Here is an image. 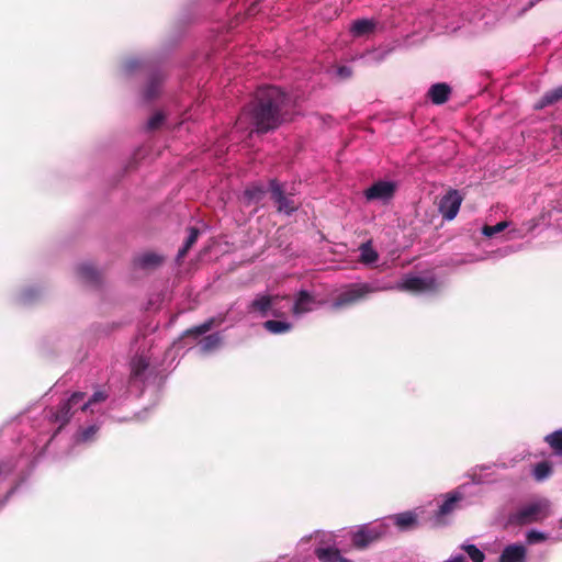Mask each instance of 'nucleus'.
I'll use <instances>...</instances> for the list:
<instances>
[{
  "instance_id": "obj_1",
  "label": "nucleus",
  "mask_w": 562,
  "mask_h": 562,
  "mask_svg": "<svg viewBox=\"0 0 562 562\" xmlns=\"http://www.w3.org/2000/svg\"><path fill=\"white\" fill-rule=\"evenodd\" d=\"M290 97L274 86L261 87L255 99L243 110L236 121L241 128L245 123L251 126L249 134H266L277 130L288 121Z\"/></svg>"
},
{
  "instance_id": "obj_2",
  "label": "nucleus",
  "mask_w": 562,
  "mask_h": 562,
  "mask_svg": "<svg viewBox=\"0 0 562 562\" xmlns=\"http://www.w3.org/2000/svg\"><path fill=\"white\" fill-rule=\"evenodd\" d=\"M549 516V502L546 499L527 504L508 516L507 522L514 526H525L539 522Z\"/></svg>"
},
{
  "instance_id": "obj_3",
  "label": "nucleus",
  "mask_w": 562,
  "mask_h": 562,
  "mask_svg": "<svg viewBox=\"0 0 562 562\" xmlns=\"http://www.w3.org/2000/svg\"><path fill=\"white\" fill-rule=\"evenodd\" d=\"M374 289L368 283H355L347 286L334 300L331 307L334 310H341L346 306H351L364 300Z\"/></svg>"
},
{
  "instance_id": "obj_4",
  "label": "nucleus",
  "mask_w": 562,
  "mask_h": 562,
  "mask_svg": "<svg viewBox=\"0 0 562 562\" xmlns=\"http://www.w3.org/2000/svg\"><path fill=\"white\" fill-rule=\"evenodd\" d=\"M463 198L456 189H450L439 201L438 210L442 217L452 221L461 206Z\"/></svg>"
},
{
  "instance_id": "obj_5",
  "label": "nucleus",
  "mask_w": 562,
  "mask_h": 562,
  "mask_svg": "<svg viewBox=\"0 0 562 562\" xmlns=\"http://www.w3.org/2000/svg\"><path fill=\"white\" fill-rule=\"evenodd\" d=\"M383 535L384 529L381 526H363L352 535L351 541L357 549L363 550L373 542L379 541Z\"/></svg>"
},
{
  "instance_id": "obj_6",
  "label": "nucleus",
  "mask_w": 562,
  "mask_h": 562,
  "mask_svg": "<svg viewBox=\"0 0 562 562\" xmlns=\"http://www.w3.org/2000/svg\"><path fill=\"white\" fill-rule=\"evenodd\" d=\"M438 288L439 284L434 277H409L406 278L400 285L401 290L414 293L436 292Z\"/></svg>"
},
{
  "instance_id": "obj_7",
  "label": "nucleus",
  "mask_w": 562,
  "mask_h": 562,
  "mask_svg": "<svg viewBox=\"0 0 562 562\" xmlns=\"http://www.w3.org/2000/svg\"><path fill=\"white\" fill-rule=\"evenodd\" d=\"M395 184L391 181H378L364 191L368 201H387L395 193Z\"/></svg>"
},
{
  "instance_id": "obj_8",
  "label": "nucleus",
  "mask_w": 562,
  "mask_h": 562,
  "mask_svg": "<svg viewBox=\"0 0 562 562\" xmlns=\"http://www.w3.org/2000/svg\"><path fill=\"white\" fill-rule=\"evenodd\" d=\"M278 300V295H257L248 305V313H258L261 317H266Z\"/></svg>"
},
{
  "instance_id": "obj_9",
  "label": "nucleus",
  "mask_w": 562,
  "mask_h": 562,
  "mask_svg": "<svg viewBox=\"0 0 562 562\" xmlns=\"http://www.w3.org/2000/svg\"><path fill=\"white\" fill-rule=\"evenodd\" d=\"M525 560L526 548L516 543L507 546L499 557V562H525Z\"/></svg>"
},
{
  "instance_id": "obj_10",
  "label": "nucleus",
  "mask_w": 562,
  "mask_h": 562,
  "mask_svg": "<svg viewBox=\"0 0 562 562\" xmlns=\"http://www.w3.org/2000/svg\"><path fill=\"white\" fill-rule=\"evenodd\" d=\"M451 89L447 83H435L430 87L428 95L432 103L443 104L448 101Z\"/></svg>"
},
{
  "instance_id": "obj_11",
  "label": "nucleus",
  "mask_w": 562,
  "mask_h": 562,
  "mask_svg": "<svg viewBox=\"0 0 562 562\" xmlns=\"http://www.w3.org/2000/svg\"><path fill=\"white\" fill-rule=\"evenodd\" d=\"M315 554L321 562H352L344 558L336 548H318L315 550Z\"/></svg>"
},
{
  "instance_id": "obj_12",
  "label": "nucleus",
  "mask_w": 562,
  "mask_h": 562,
  "mask_svg": "<svg viewBox=\"0 0 562 562\" xmlns=\"http://www.w3.org/2000/svg\"><path fill=\"white\" fill-rule=\"evenodd\" d=\"M315 302L313 295L307 291L301 290L297 294L296 301L293 306L294 314H303L312 311V304Z\"/></svg>"
},
{
  "instance_id": "obj_13",
  "label": "nucleus",
  "mask_w": 562,
  "mask_h": 562,
  "mask_svg": "<svg viewBox=\"0 0 562 562\" xmlns=\"http://www.w3.org/2000/svg\"><path fill=\"white\" fill-rule=\"evenodd\" d=\"M562 101V86L547 91L542 98L535 104L536 110H541L546 106L552 105Z\"/></svg>"
},
{
  "instance_id": "obj_14",
  "label": "nucleus",
  "mask_w": 562,
  "mask_h": 562,
  "mask_svg": "<svg viewBox=\"0 0 562 562\" xmlns=\"http://www.w3.org/2000/svg\"><path fill=\"white\" fill-rule=\"evenodd\" d=\"M161 82L162 76L160 74L151 75L144 90V98L148 101L157 98L160 92Z\"/></svg>"
},
{
  "instance_id": "obj_15",
  "label": "nucleus",
  "mask_w": 562,
  "mask_h": 562,
  "mask_svg": "<svg viewBox=\"0 0 562 562\" xmlns=\"http://www.w3.org/2000/svg\"><path fill=\"white\" fill-rule=\"evenodd\" d=\"M375 25L373 20L360 19L352 23L350 31L355 36H364L372 33Z\"/></svg>"
},
{
  "instance_id": "obj_16",
  "label": "nucleus",
  "mask_w": 562,
  "mask_h": 562,
  "mask_svg": "<svg viewBox=\"0 0 562 562\" xmlns=\"http://www.w3.org/2000/svg\"><path fill=\"white\" fill-rule=\"evenodd\" d=\"M461 495L458 493L448 494L447 498L439 506V509L436 514L437 518H441L443 516L451 514L457 508L458 503L461 501Z\"/></svg>"
},
{
  "instance_id": "obj_17",
  "label": "nucleus",
  "mask_w": 562,
  "mask_h": 562,
  "mask_svg": "<svg viewBox=\"0 0 562 562\" xmlns=\"http://www.w3.org/2000/svg\"><path fill=\"white\" fill-rule=\"evenodd\" d=\"M200 235V231L196 227L189 228V235L183 244V246L179 249L177 255V261L181 262L192 246L196 243Z\"/></svg>"
},
{
  "instance_id": "obj_18",
  "label": "nucleus",
  "mask_w": 562,
  "mask_h": 562,
  "mask_svg": "<svg viewBox=\"0 0 562 562\" xmlns=\"http://www.w3.org/2000/svg\"><path fill=\"white\" fill-rule=\"evenodd\" d=\"M165 258L156 252H146L137 258V263L144 269H154L164 262Z\"/></svg>"
},
{
  "instance_id": "obj_19",
  "label": "nucleus",
  "mask_w": 562,
  "mask_h": 562,
  "mask_svg": "<svg viewBox=\"0 0 562 562\" xmlns=\"http://www.w3.org/2000/svg\"><path fill=\"white\" fill-rule=\"evenodd\" d=\"M394 522L401 530H407L417 525V516L413 512H404L394 516Z\"/></svg>"
},
{
  "instance_id": "obj_20",
  "label": "nucleus",
  "mask_w": 562,
  "mask_h": 562,
  "mask_svg": "<svg viewBox=\"0 0 562 562\" xmlns=\"http://www.w3.org/2000/svg\"><path fill=\"white\" fill-rule=\"evenodd\" d=\"M78 273L80 278L91 284H99L100 282V273L99 271L91 265H82L78 268Z\"/></svg>"
},
{
  "instance_id": "obj_21",
  "label": "nucleus",
  "mask_w": 562,
  "mask_h": 562,
  "mask_svg": "<svg viewBox=\"0 0 562 562\" xmlns=\"http://www.w3.org/2000/svg\"><path fill=\"white\" fill-rule=\"evenodd\" d=\"M215 324V318H210L199 326L191 327L184 331L186 337L198 338L201 335L210 331Z\"/></svg>"
},
{
  "instance_id": "obj_22",
  "label": "nucleus",
  "mask_w": 562,
  "mask_h": 562,
  "mask_svg": "<svg viewBox=\"0 0 562 562\" xmlns=\"http://www.w3.org/2000/svg\"><path fill=\"white\" fill-rule=\"evenodd\" d=\"M532 474L536 481H544L552 474L551 463L548 461L537 463L533 468Z\"/></svg>"
},
{
  "instance_id": "obj_23",
  "label": "nucleus",
  "mask_w": 562,
  "mask_h": 562,
  "mask_svg": "<svg viewBox=\"0 0 562 562\" xmlns=\"http://www.w3.org/2000/svg\"><path fill=\"white\" fill-rule=\"evenodd\" d=\"M360 261L366 265L374 263L379 256L378 252L372 248L370 243L362 244L360 246Z\"/></svg>"
},
{
  "instance_id": "obj_24",
  "label": "nucleus",
  "mask_w": 562,
  "mask_h": 562,
  "mask_svg": "<svg viewBox=\"0 0 562 562\" xmlns=\"http://www.w3.org/2000/svg\"><path fill=\"white\" fill-rule=\"evenodd\" d=\"M72 406L66 401L60 404L59 408L54 415V420L60 423V427L66 425L71 418Z\"/></svg>"
},
{
  "instance_id": "obj_25",
  "label": "nucleus",
  "mask_w": 562,
  "mask_h": 562,
  "mask_svg": "<svg viewBox=\"0 0 562 562\" xmlns=\"http://www.w3.org/2000/svg\"><path fill=\"white\" fill-rule=\"evenodd\" d=\"M544 441L559 456H562V429L555 430L544 437Z\"/></svg>"
},
{
  "instance_id": "obj_26",
  "label": "nucleus",
  "mask_w": 562,
  "mask_h": 562,
  "mask_svg": "<svg viewBox=\"0 0 562 562\" xmlns=\"http://www.w3.org/2000/svg\"><path fill=\"white\" fill-rule=\"evenodd\" d=\"M266 191L262 187L251 186L247 188L244 192L245 198L248 203H260L265 198Z\"/></svg>"
},
{
  "instance_id": "obj_27",
  "label": "nucleus",
  "mask_w": 562,
  "mask_h": 562,
  "mask_svg": "<svg viewBox=\"0 0 562 562\" xmlns=\"http://www.w3.org/2000/svg\"><path fill=\"white\" fill-rule=\"evenodd\" d=\"M263 327L271 334H282L289 331L292 325L286 322L270 319L263 323Z\"/></svg>"
},
{
  "instance_id": "obj_28",
  "label": "nucleus",
  "mask_w": 562,
  "mask_h": 562,
  "mask_svg": "<svg viewBox=\"0 0 562 562\" xmlns=\"http://www.w3.org/2000/svg\"><path fill=\"white\" fill-rule=\"evenodd\" d=\"M221 342H222V338H221L220 334L215 333V334H211V335L204 337L201 340L200 345H201L202 351L209 352V351H212V350L218 348Z\"/></svg>"
},
{
  "instance_id": "obj_29",
  "label": "nucleus",
  "mask_w": 562,
  "mask_h": 562,
  "mask_svg": "<svg viewBox=\"0 0 562 562\" xmlns=\"http://www.w3.org/2000/svg\"><path fill=\"white\" fill-rule=\"evenodd\" d=\"M269 186L272 200L279 203L285 196L282 184L277 179H271Z\"/></svg>"
},
{
  "instance_id": "obj_30",
  "label": "nucleus",
  "mask_w": 562,
  "mask_h": 562,
  "mask_svg": "<svg viewBox=\"0 0 562 562\" xmlns=\"http://www.w3.org/2000/svg\"><path fill=\"white\" fill-rule=\"evenodd\" d=\"M165 119H166V116L162 112L158 111V112L154 113L147 122V126H146L147 130L150 132L159 130L161 127V125L164 124Z\"/></svg>"
},
{
  "instance_id": "obj_31",
  "label": "nucleus",
  "mask_w": 562,
  "mask_h": 562,
  "mask_svg": "<svg viewBox=\"0 0 562 562\" xmlns=\"http://www.w3.org/2000/svg\"><path fill=\"white\" fill-rule=\"evenodd\" d=\"M507 226H508V223L505 221L498 222L497 224L492 225V226L485 225L482 228V234L486 237H493L496 234L503 232Z\"/></svg>"
},
{
  "instance_id": "obj_32",
  "label": "nucleus",
  "mask_w": 562,
  "mask_h": 562,
  "mask_svg": "<svg viewBox=\"0 0 562 562\" xmlns=\"http://www.w3.org/2000/svg\"><path fill=\"white\" fill-rule=\"evenodd\" d=\"M463 550L468 553V555L470 557V559L473 561V562H483L484 561V553L479 549L476 548L474 544H467L463 547Z\"/></svg>"
},
{
  "instance_id": "obj_33",
  "label": "nucleus",
  "mask_w": 562,
  "mask_h": 562,
  "mask_svg": "<svg viewBox=\"0 0 562 562\" xmlns=\"http://www.w3.org/2000/svg\"><path fill=\"white\" fill-rule=\"evenodd\" d=\"M108 398V394L104 391H97L92 396L81 406V411H87L91 405L104 402Z\"/></svg>"
},
{
  "instance_id": "obj_34",
  "label": "nucleus",
  "mask_w": 562,
  "mask_h": 562,
  "mask_svg": "<svg viewBox=\"0 0 562 562\" xmlns=\"http://www.w3.org/2000/svg\"><path fill=\"white\" fill-rule=\"evenodd\" d=\"M278 212H283L285 214H291L296 210L294 202L289 198L284 196L279 203H277Z\"/></svg>"
},
{
  "instance_id": "obj_35",
  "label": "nucleus",
  "mask_w": 562,
  "mask_h": 562,
  "mask_svg": "<svg viewBox=\"0 0 562 562\" xmlns=\"http://www.w3.org/2000/svg\"><path fill=\"white\" fill-rule=\"evenodd\" d=\"M147 367H148L147 361L143 358H138L137 360H135L133 362L132 374L134 376H139L145 372Z\"/></svg>"
},
{
  "instance_id": "obj_36",
  "label": "nucleus",
  "mask_w": 562,
  "mask_h": 562,
  "mask_svg": "<svg viewBox=\"0 0 562 562\" xmlns=\"http://www.w3.org/2000/svg\"><path fill=\"white\" fill-rule=\"evenodd\" d=\"M527 541L529 543H537V542H541V541H544L547 539L546 535L540 532V531H537V530H530L528 533H527Z\"/></svg>"
},
{
  "instance_id": "obj_37",
  "label": "nucleus",
  "mask_w": 562,
  "mask_h": 562,
  "mask_svg": "<svg viewBox=\"0 0 562 562\" xmlns=\"http://www.w3.org/2000/svg\"><path fill=\"white\" fill-rule=\"evenodd\" d=\"M86 394L83 392H75L68 400L67 402L71 405V406H75L77 404H79L81 401H83Z\"/></svg>"
},
{
  "instance_id": "obj_38",
  "label": "nucleus",
  "mask_w": 562,
  "mask_h": 562,
  "mask_svg": "<svg viewBox=\"0 0 562 562\" xmlns=\"http://www.w3.org/2000/svg\"><path fill=\"white\" fill-rule=\"evenodd\" d=\"M337 74H338L341 78L347 79V78L351 77L352 71H351V69H350L349 67H347V66H340V67L338 68V70H337Z\"/></svg>"
},
{
  "instance_id": "obj_39",
  "label": "nucleus",
  "mask_w": 562,
  "mask_h": 562,
  "mask_svg": "<svg viewBox=\"0 0 562 562\" xmlns=\"http://www.w3.org/2000/svg\"><path fill=\"white\" fill-rule=\"evenodd\" d=\"M97 431L94 426L87 428L83 432L85 439H89Z\"/></svg>"
},
{
  "instance_id": "obj_40",
  "label": "nucleus",
  "mask_w": 562,
  "mask_h": 562,
  "mask_svg": "<svg viewBox=\"0 0 562 562\" xmlns=\"http://www.w3.org/2000/svg\"><path fill=\"white\" fill-rule=\"evenodd\" d=\"M446 562H464V557L463 555H458V557H454L453 559L448 560Z\"/></svg>"
},
{
  "instance_id": "obj_41",
  "label": "nucleus",
  "mask_w": 562,
  "mask_h": 562,
  "mask_svg": "<svg viewBox=\"0 0 562 562\" xmlns=\"http://www.w3.org/2000/svg\"><path fill=\"white\" fill-rule=\"evenodd\" d=\"M560 524L562 525V517H561Z\"/></svg>"
}]
</instances>
